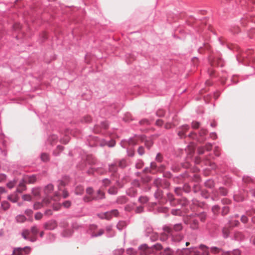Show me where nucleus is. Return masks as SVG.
I'll return each mask as SVG.
<instances>
[{
	"instance_id": "obj_38",
	"label": "nucleus",
	"mask_w": 255,
	"mask_h": 255,
	"mask_svg": "<svg viewBox=\"0 0 255 255\" xmlns=\"http://www.w3.org/2000/svg\"><path fill=\"white\" fill-rule=\"evenodd\" d=\"M23 200L25 201H30L31 199V196L29 195H24L22 196Z\"/></svg>"
},
{
	"instance_id": "obj_8",
	"label": "nucleus",
	"mask_w": 255,
	"mask_h": 255,
	"mask_svg": "<svg viewBox=\"0 0 255 255\" xmlns=\"http://www.w3.org/2000/svg\"><path fill=\"white\" fill-rule=\"evenodd\" d=\"M36 180V176L32 175L31 176H26L24 178V182L28 183L29 184L34 183Z\"/></svg>"
},
{
	"instance_id": "obj_1",
	"label": "nucleus",
	"mask_w": 255,
	"mask_h": 255,
	"mask_svg": "<svg viewBox=\"0 0 255 255\" xmlns=\"http://www.w3.org/2000/svg\"><path fill=\"white\" fill-rule=\"evenodd\" d=\"M105 198V193L101 190H99L97 192V195H95V196L92 197L84 196L83 198V200L86 202H89L92 200H98L104 199Z\"/></svg>"
},
{
	"instance_id": "obj_13",
	"label": "nucleus",
	"mask_w": 255,
	"mask_h": 255,
	"mask_svg": "<svg viewBox=\"0 0 255 255\" xmlns=\"http://www.w3.org/2000/svg\"><path fill=\"white\" fill-rule=\"evenodd\" d=\"M8 199L10 201L15 203L18 200V197L17 195H11L8 197Z\"/></svg>"
},
{
	"instance_id": "obj_11",
	"label": "nucleus",
	"mask_w": 255,
	"mask_h": 255,
	"mask_svg": "<svg viewBox=\"0 0 255 255\" xmlns=\"http://www.w3.org/2000/svg\"><path fill=\"white\" fill-rule=\"evenodd\" d=\"M100 145L104 146L108 145L110 147H113L115 145V141L113 140H111L109 143H107L105 140L102 141L100 143Z\"/></svg>"
},
{
	"instance_id": "obj_6",
	"label": "nucleus",
	"mask_w": 255,
	"mask_h": 255,
	"mask_svg": "<svg viewBox=\"0 0 255 255\" xmlns=\"http://www.w3.org/2000/svg\"><path fill=\"white\" fill-rule=\"evenodd\" d=\"M30 234V232L28 230H24L22 233V236L25 240H29L31 242H34L36 241V238L34 237L31 238H28V236Z\"/></svg>"
},
{
	"instance_id": "obj_51",
	"label": "nucleus",
	"mask_w": 255,
	"mask_h": 255,
	"mask_svg": "<svg viewBox=\"0 0 255 255\" xmlns=\"http://www.w3.org/2000/svg\"><path fill=\"white\" fill-rule=\"evenodd\" d=\"M119 165L122 168H123V167H125L126 166V162H125V160L121 161L119 162Z\"/></svg>"
},
{
	"instance_id": "obj_5",
	"label": "nucleus",
	"mask_w": 255,
	"mask_h": 255,
	"mask_svg": "<svg viewBox=\"0 0 255 255\" xmlns=\"http://www.w3.org/2000/svg\"><path fill=\"white\" fill-rule=\"evenodd\" d=\"M141 254L145 255H150L153 252V249L149 248L146 245H142L140 247Z\"/></svg>"
},
{
	"instance_id": "obj_54",
	"label": "nucleus",
	"mask_w": 255,
	"mask_h": 255,
	"mask_svg": "<svg viewBox=\"0 0 255 255\" xmlns=\"http://www.w3.org/2000/svg\"><path fill=\"white\" fill-rule=\"evenodd\" d=\"M61 207V205L60 204H56L53 205V209L55 211L58 210Z\"/></svg>"
},
{
	"instance_id": "obj_53",
	"label": "nucleus",
	"mask_w": 255,
	"mask_h": 255,
	"mask_svg": "<svg viewBox=\"0 0 255 255\" xmlns=\"http://www.w3.org/2000/svg\"><path fill=\"white\" fill-rule=\"evenodd\" d=\"M220 193L223 195H225L227 194V190L223 188H221L220 189Z\"/></svg>"
},
{
	"instance_id": "obj_48",
	"label": "nucleus",
	"mask_w": 255,
	"mask_h": 255,
	"mask_svg": "<svg viewBox=\"0 0 255 255\" xmlns=\"http://www.w3.org/2000/svg\"><path fill=\"white\" fill-rule=\"evenodd\" d=\"M173 126H174L172 124H171V123H166L164 127L166 129H169V128H172Z\"/></svg>"
},
{
	"instance_id": "obj_9",
	"label": "nucleus",
	"mask_w": 255,
	"mask_h": 255,
	"mask_svg": "<svg viewBox=\"0 0 255 255\" xmlns=\"http://www.w3.org/2000/svg\"><path fill=\"white\" fill-rule=\"evenodd\" d=\"M25 183L26 182H24L23 179V181L19 184L18 187L16 190L17 192H22L23 191L25 190L26 189Z\"/></svg>"
},
{
	"instance_id": "obj_4",
	"label": "nucleus",
	"mask_w": 255,
	"mask_h": 255,
	"mask_svg": "<svg viewBox=\"0 0 255 255\" xmlns=\"http://www.w3.org/2000/svg\"><path fill=\"white\" fill-rule=\"evenodd\" d=\"M189 129V127L188 125H184L179 128V130L178 131V135L182 138L184 137L185 133Z\"/></svg>"
},
{
	"instance_id": "obj_34",
	"label": "nucleus",
	"mask_w": 255,
	"mask_h": 255,
	"mask_svg": "<svg viewBox=\"0 0 255 255\" xmlns=\"http://www.w3.org/2000/svg\"><path fill=\"white\" fill-rule=\"evenodd\" d=\"M103 183L105 187H107L110 184L111 181L108 179H105L103 180Z\"/></svg>"
},
{
	"instance_id": "obj_2",
	"label": "nucleus",
	"mask_w": 255,
	"mask_h": 255,
	"mask_svg": "<svg viewBox=\"0 0 255 255\" xmlns=\"http://www.w3.org/2000/svg\"><path fill=\"white\" fill-rule=\"evenodd\" d=\"M163 229L165 233L172 236L173 235V231L178 232L182 230V226L181 224H177L174 226L173 229L169 227H164Z\"/></svg>"
},
{
	"instance_id": "obj_62",
	"label": "nucleus",
	"mask_w": 255,
	"mask_h": 255,
	"mask_svg": "<svg viewBox=\"0 0 255 255\" xmlns=\"http://www.w3.org/2000/svg\"><path fill=\"white\" fill-rule=\"evenodd\" d=\"M156 124L158 126H161L163 124V121L161 120H158L156 122Z\"/></svg>"
},
{
	"instance_id": "obj_32",
	"label": "nucleus",
	"mask_w": 255,
	"mask_h": 255,
	"mask_svg": "<svg viewBox=\"0 0 255 255\" xmlns=\"http://www.w3.org/2000/svg\"><path fill=\"white\" fill-rule=\"evenodd\" d=\"M62 205L65 208H68L70 207L71 203L70 201L67 200L63 202Z\"/></svg>"
},
{
	"instance_id": "obj_50",
	"label": "nucleus",
	"mask_w": 255,
	"mask_h": 255,
	"mask_svg": "<svg viewBox=\"0 0 255 255\" xmlns=\"http://www.w3.org/2000/svg\"><path fill=\"white\" fill-rule=\"evenodd\" d=\"M83 119L85 122H89L91 121V118L89 116L84 117Z\"/></svg>"
},
{
	"instance_id": "obj_25",
	"label": "nucleus",
	"mask_w": 255,
	"mask_h": 255,
	"mask_svg": "<svg viewBox=\"0 0 255 255\" xmlns=\"http://www.w3.org/2000/svg\"><path fill=\"white\" fill-rule=\"evenodd\" d=\"M50 203V198L49 195L47 197L43 199L42 201V204L43 206L47 205Z\"/></svg>"
},
{
	"instance_id": "obj_20",
	"label": "nucleus",
	"mask_w": 255,
	"mask_h": 255,
	"mask_svg": "<svg viewBox=\"0 0 255 255\" xmlns=\"http://www.w3.org/2000/svg\"><path fill=\"white\" fill-rule=\"evenodd\" d=\"M93 193H94V190L92 188L89 187V188H87L86 193L88 195L87 196H89V197L95 196V195H93Z\"/></svg>"
},
{
	"instance_id": "obj_41",
	"label": "nucleus",
	"mask_w": 255,
	"mask_h": 255,
	"mask_svg": "<svg viewBox=\"0 0 255 255\" xmlns=\"http://www.w3.org/2000/svg\"><path fill=\"white\" fill-rule=\"evenodd\" d=\"M212 145L211 144V143H207V144H206L205 146V148L207 150V151H210L212 149Z\"/></svg>"
},
{
	"instance_id": "obj_64",
	"label": "nucleus",
	"mask_w": 255,
	"mask_h": 255,
	"mask_svg": "<svg viewBox=\"0 0 255 255\" xmlns=\"http://www.w3.org/2000/svg\"><path fill=\"white\" fill-rule=\"evenodd\" d=\"M20 27H21V26L19 23H15L13 25V28L15 29H18L20 28Z\"/></svg>"
},
{
	"instance_id": "obj_58",
	"label": "nucleus",
	"mask_w": 255,
	"mask_h": 255,
	"mask_svg": "<svg viewBox=\"0 0 255 255\" xmlns=\"http://www.w3.org/2000/svg\"><path fill=\"white\" fill-rule=\"evenodd\" d=\"M45 215H47V216H51L52 214V212L51 210L49 209V210H47L45 212Z\"/></svg>"
},
{
	"instance_id": "obj_33",
	"label": "nucleus",
	"mask_w": 255,
	"mask_h": 255,
	"mask_svg": "<svg viewBox=\"0 0 255 255\" xmlns=\"http://www.w3.org/2000/svg\"><path fill=\"white\" fill-rule=\"evenodd\" d=\"M139 201L141 203H145L147 202L148 199L146 197H141L139 199Z\"/></svg>"
},
{
	"instance_id": "obj_30",
	"label": "nucleus",
	"mask_w": 255,
	"mask_h": 255,
	"mask_svg": "<svg viewBox=\"0 0 255 255\" xmlns=\"http://www.w3.org/2000/svg\"><path fill=\"white\" fill-rule=\"evenodd\" d=\"M165 112L163 110L160 109L158 110L156 112V115L158 117H162L164 115Z\"/></svg>"
},
{
	"instance_id": "obj_19",
	"label": "nucleus",
	"mask_w": 255,
	"mask_h": 255,
	"mask_svg": "<svg viewBox=\"0 0 255 255\" xmlns=\"http://www.w3.org/2000/svg\"><path fill=\"white\" fill-rule=\"evenodd\" d=\"M221 252H222L221 249L217 247H212L211 248V252L213 254H216L219 253Z\"/></svg>"
},
{
	"instance_id": "obj_12",
	"label": "nucleus",
	"mask_w": 255,
	"mask_h": 255,
	"mask_svg": "<svg viewBox=\"0 0 255 255\" xmlns=\"http://www.w3.org/2000/svg\"><path fill=\"white\" fill-rule=\"evenodd\" d=\"M123 119L126 122H129L132 120V116L130 113H127L125 115Z\"/></svg>"
},
{
	"instance_id": "obj_37",
	"label": "nucleus",
	"mask_w": 255,
	"mask_h": 255,
	"mask_svg": "<svg viewBox=\"0 0 255 255\" xmlns=\"http://www.w3.org/2000/svg\"><path fill=\"white\" fill-rule=\"evenodd\" d=\"M104 233V230H100L98 233H93L92 236L93 237H97L99 236H101Z\"/></svg>"
},
{
	"instance_id": "obj_47",
	"label": "nucleus",
	"mask_w": 255,
	"mask_h": 255,
	"mask_svg": "<svg viewBox=\"0 0 255 255\" xmlns=\"http://www.w3.org/2000/svg\"><path fill=\"white\" fill-rule=\"evenodd\" d=\"M101 126L102 128L104 129H107L109 127V125L106 122H103L101 124Z\"/></svg>"
},
{
	"instance_id": "obj_59",
	"label": "nucleus",
	"mask_w": 255,
	"mask_h": 255,
	"mask_svg": "<svg viewBox=\"0 0 255 255\" xmlns=\"http://www.w3.org/2000/svg\"><path fill=\"white\" fill-rule=\"evenodd\" d=\"M234 199L235 200H236L238 202L243 201L244 200V198L243 197H241V198H239V197L238 195H236L234 196Z\"/></svg>"
},
{
	"instance_id": "obj_14",
	"label": "nucleus",
	"mask_w": 255,
	"mask_h": 255,
	"mask_svg": "<svg viewBox=\"0 0 255 255\" xmlns=\"http://www.w3.org/2000/svg\"><path fill=\"white\" fill-rule=\"evenodd\" d=\"M26 218L24 215H18L16 217V220L18 223H23L25 221Z\"/></svg>"
},
{
	"instance_id": "obj_46",
	"label": "nucleus",
	"mask_w": 255,
	"mask_h": 255,
	"mask_svg": "<svg viewBox=\"0 0 255 255\" xmlns=\"http://www.w3.org/2000/svg\"><path fill=\"white\" fill-rule=\"evenodd\" d=\"M241 220L244 223H246L248 221V218L246 216H242Z\"/></svg>"
},
{
	"instance_id": "obj_23",
	"label": "nucleus",
	"mask_w": 255,
	"mask_h": 255,
	"mask_svg": "<svg viewBox=\"0 0 255 255\" xmlns=\"http://www.w3.org/2000/svg\"><path fill=\"white\" fill-rule=\"evenodd\" d=\"M38 230L36 226H33L31 228V233L33 236H36L38 233Z\"/></svg>"
},
{
	"instance_id": "obj_15",
	"label": "nucleus",
	"mask_w": 255,
	"mask_h": 255,
	"mask_svg": "<svg viewBox=\"0 0 255 255\" xmlns=\"http://www.w3.org/2000/svg\"><path fill=\"white\" fill-rule=\"evenodd\" d=\"M127 224L124 221H121L119 222L117 225V228L121 230H122L123 228H124L125 227H126Z\"/></svg>"
},
{
	"instance_id": "obj_42",
	"label": "nucleus",
	"mask_w": 255,
	"mask_h": 255,
	"mask_svg": "<svg viewBox=\"0 0 255 255\" xmlns=\"http://www.w3.org/2000/svg\"><path fill=\"white\" fill-rule=\"evenodd\" d=\"M138 153L140 155H142L144 154V148L143 147L140 146L138 149Z\"/></svg>"
},
{
	"instance_id": "obj_24",
	"label": "nucleus",
	"mask_w": 255,
	"mask_h": 255,
	"mask_svg": "<svg viewBox=\"0 0 255 255\" xmlns=\"http://www.w3.org/2000/svg\"><path fill=\"white\" fill-rule=\"evenodd\" d=\"M200 125L199 122L194 121L192 123L191 126L193 128L197 129L199 128Z\"/></svg>"
},
{
	"instance_id": "obj_36",
	"label": "nucleus",
	"mask_w": 255,
	"mask_h": 255,
	"mask_svg": "<svg viewBox=\"0 0 255 255\" xmlns=\"http://www.w3.org/2000/svg\"><path fill=\"white\" fill-rule=\"evenodd\" d=\"M222 214L225 215L229 212V208L227 206H224L222 209Z\"/></svg>"
},
{
	"instance_id": "obj_29",
	"label": "nucleus",
	"mask_w": 255,
	"mask_h": 255,
	"mask_svg": "<svg viewBox=\"0 0 255 255\" xmlns=\"http://www.w3.org/2000/svg\"><path fill=\"white\" fill-rule=\"evenodd\" d=\"M63 149V147L62 146H60V145H58L57 147V149L55 150V151L54 152V153L55 154H58L59 153L62 151Z\"/></svg>"
},
{
	"instance_id": "obj_3",
	"label": "nucleus",
	"mask_w": 255,
	"mask_h": 255,
	"mask_svg": "<svg viewBox=\"0 0 255 255\" xmlns=\"http://www.w3.org/2000/svg\"><path fill=\"white\" fill-rule=\"evenodd\" d=\"M57 226V223L55 220H51L46 222L44 225V227L46 230H53Z\"/></svg>"
},
{
	"instance_id": "obj_26",
	"label": "nucleus",
	"mask_w": 255,
	"mask_h": 255,
	"mask_svg": "<svg viewBox=\"0 0 255 255\" xmlns=\"http://www.w3.org/2000/svg\"><path fill=\"white\" fill-rule=\"evenodd\" d=\"M1 206L4 210H6L9 208V204L6 201L2 202L1 203Z\"/></svg>"
},
{
	"instance_id": "obj_18",
	"label": "nucleus",
	"mask_w": 255,
	"mask_h": 255,
	"mask_svg": "<svg viewBox=\"0 0 255 255\" xmlns=\"http://www.w3.org/2000/svg\"><path fill=\"white\" fill-rule=\"evenodd\" d=\"M41 159L42 161L46 162L49 160V155L45 153H43L41 155Z\"/></svg>"
},
{
	"instance_id": "obj_16",
	"label": "nucleus",
	"mask_w": 255,
	"mask_h": 255,
	"mask_svg": "<svg viewBox=\"0 0 255 255\" xmlns=\"http://www.w3.org/2000/svg\"><path fill=\"white\" fill-rule=\"evenodd\" d=\"M84 191V189L82 186H77L75 189V193L77 195H81Z\"/></svg>"
},
{
	"instance_id": "obj_40",
	"label": "nucleus",
	"mask_w": 255,
	"mask_h": 255,
	"mask_svg": "<svg viewBox=\"0 0 255 255\" xmlns=\"http://www.w3.org/2000/svg\"><path fill=\"white\" fill-rule=\"evenodd\" d=\"M146 146L149 148L152 145V142L151 140H147L145 143Z\"/></svg>"
},
{
	"instance_id": "obj_44",
	"label": "nucleus",
	"mask_w": 255,
	"mask_h": 255,
	"mask_svg": "<svg viewBox=\"0 0 255 255\" xmlns=\"http://www.w3.org/2000/svg\"><path fill=\"white\" fill-rule=\"evenodd\" d=\"M110 170L111 172H115L116 171V167L115 164H111L110 166Z\"/></svg>"
},
{
	"instance_id": "obj_22",
	"label": "nucleus",
	"mask_w": 255,
	"mask_h": 255,
	"mask_svg": "<svg viewBox=\"0 0 255 255\" xmlns=\"http://www.w3.org/2000/svg\"><path fill=\"white\" fill-rule=\"evenodd\" d=\"M43 205L42 204V202L41 203H39V202H36L35 203L34 205H33V208L35 209V210H38L41 208H42V207H43Z\"/></svg>"
},
{
	"instance_id": "obj_60",
	"label": "nucleus",
	"mask_w": 255,
	"mask_h": 255,
	"mask_svg": "<svg viewBox=\"0 0 255 255\" xmlns=\"http://www.w3.org/2000/svg\"><path fill=\"white\" fill-rule=\"evenodd\" d=\"M162 156L160 153H158L156 157V160L159 162L161 161Z\"/></svg>"
},
{
	"instance_id": "obj_61",
	"label": "nucleus",
	"mask_w": 255,
	"mask_h": 255,
	"mask_svg": "<svg viewBox=\"0 0 255 255\" xmlns=\"http://www.w3.org/2000/svg\"><path fill=\"white\" fill-rule=\"evenodd\" d=\"M181 188H176L175 189V192L177 194V195H180V193H181Z\"/></svg>"
},
{
	"instance_id": "obj_56",
	"label": "nucleus",
	"mask_w": 255,
	"mask_h": 255,
	"mask_svg": "<svg viewBox=\"0 0 255 255\" xmlns=\"http://www.w3.org/2000/svg\"><path fill=\"white\" fill-rule=\"evenodd\" d=\"M223 233L224 234V235L225 237H227L228 235V234H229V231H228V229H224L223 230Z\"/></svg>"
},
{
	"instance_id": "obj_55",
	"label": "nucleus",
	"mask_w": 255,
	"mask_h": 255,
	"mask_svg": "<svg viewBox=\"0 0 255 255\" xmlns=\"http://www.w3.org/2000/svg\"><path fill=\"white\" fill-rule=\"evenodd\" d=\"M32 211L30 209H27L26 210H25V213L27 215V216H30L32 214Z\"/></svg>"
},
{
	"instance_id": "obj_17",
	"label": "nucleus",
	"mask_w": 255,
	"mask_h": 255,
	"mask_svg": "<svg viewBox=\"0 0 255 255\" xmlns=\"http://www.w3.org/2000/svg\"><path fill=\"white\" fill-rule=\"evenodd\" d=\"M57 139V137L55 135H52L49 137L48 140L51 144H54Z\"/></svg>"
},
{
	"instance_id": "obj_28",
	"label": "nucleus",
	"mask_w": 255,
	"mask_h": 255,
	"mask_svg": "<svg viewBox=\"0 0 255 255\" xmlns=\"http://www.w3.org/2000/svg\"><path fill=\"white\" fill-rule=\"evenodd\" d=\"M207 133V130L204 128H201L199 133V135L200 136H204V135H206Z\"/></svg>"
},
{
	"instance_id": "obj_21",
	"label": "nucleus",
	"mask_w": 255,
	"mask_h": 255,
	"mask_svg": "<svg viewBox=\"0 0 255 255\" xmlns=\"http://www.w3.org/2000/svg\"><path fill=\"white\" fill-rule=\"evenodd\" d=\"M108 193L110 194L114 195L117 193V189L115 187H111L108 190Z\"/></svg>"
},
{
	"instance_id": "obj_52",
	"label": "nucleus",
	"mask_w": 255,
	"mask_h": 255,
	"mask_svg": "<svg viewBox=\"0 0 255 255\" xmlns=\"http://www.w3.org/2000/svg\"><path fill=\"white\" fill-rule=\"evenodd\" d=\"M219 208L218 206H215L213 207V208H212V210H213V212L214 213V214L218 212L219 211Z\"/></svg>"
},
{
	"instance_id": "obj_27",
	"label": "nucleus",
	"mask_w": 255,
	"mask_h": 255,
	"mask_svg": "<svg viewBox=\"0 0 255 255\" xmlns=\"http://www.w3.org/2000/svg\"><path fill=\"white\" fill-rule=\"evenodd\" d=\"M191 227L193 229H197L198 228V222L194 220L192 221Z\"/></svg>"
},
{
	"instance_id": "obj_10",
	"label": "nucleus",
	"mask_w": 255,
	"mask_h": 255,
	"mask_svg": "<svg viewBox=\"0 0 255 255\" xmlns=\"http://www.w3.org/2000/svg\"><path fill=\"white\" fill-rule=\"evenodd\" d=\"M53 190V186L52 184H49L46 186L44 189V193L47 195L48 196L49 194L51 193V192Z\"/></svg>"
},
{
	"instance_id": "obj_31",
	"label": "nucleus",
	"mask_w": 255,
	"mask_h": 255,
	"mask_svg": "<svg viewBox=\"0 0 255 255\" xmlns=\"http://www.w3.org/2000/svg\"><path fill=\"white\" fill-rule=\"evenodd\" d=\"M205 185L209 188H212L214 186V182L212 180H208L205 183Z\"/></svg>"
},
{
	"instance_id": "obj_43",
	"label": "nucleus",
	"mask_w": 255,
	"mask_h": 255,
	"mask_svg": "<svg viewBox=\"0 0 255 255\" xmlns=\"http://www.w3.org/2000/svg\"><path fill=\"white\" fill-rule=\"evenodd\" d=\"M143 164V163L142 161H139V162H138L136 164L135 166H136V167L137 168H139H139H141L142 167Z\"/></svg>"
},
{
	"instance_id": "obj_7",
	"label": "nucleus",
	"mask_w": 255,
	"mask_h": 255,
	"mask_svg": "<svg viewBox=\"0 0 255 255\" xmlns=\"http://www.w3.org/2000/svg\"><path fill=\"white\" fill-rule=\"evenodd\" d=\"M119 213L117 210H114L110 212H106L104 214V218L110 219L112 216H117Z\"/></svg>"
},
{
	"instance_id": "obj_63",
	"label": "nucleus",
	"mask_w": 255,
	"mask_h": 255,
	"mask_svg": "<svg viewBox=\"0 0 255 255\" xmlns=\"http://www.w3.org/2000/svg\"><path fill=\"white\" fill-rule=\"evenodd\" d=\"M154 248L156 250H160L162 248V247L159 244H156L154 246Z\"/></svg>"
},
{
	"instance_id": "obj_45",
	"label": "nucleus",
	"mask_w": 255,
	"mask_h": 255,
	"mask_svg": "<svg viewBox=\"0 0 255 255\" xmlns=\"http://www.w3.org/2000/svg\"><path fill=\"white\" fill-rule=\"evenodd\" d=\"M241 255V252L239 250H235L232 252L231 255Z\"/></svg>"
},
{
	"instance_id": "obj_35",
	"label": "nucleus",
	"mask_w": 255,
	"mask_h": 255,
	"mask_svg": "<svg viewBox=\"0 0 255 255\" xmlns=\"http://www.w3.org/2000/svg\"><path fill=\"white\" fill-rule=\"evenodd\" d=\"M43 215L40 212H37L35 215V219L37 220H40L42 218Z\"/></svg>"
},
{
	"instance_id": "obj_49",
	"label": "nucleus",
	"mask_w": 255,
	"mask_h": 255,
	"mask_svg": "<svg viewBox=\"0 0 255 255\" xmlns=\"http://www.w3.org/2000/svg\"><path fill=\"white\" fill-rule=\"evenodd\" d=\"M136 212L137 213H140L143 211V207L139 206L136 208Z\"/></svg>"
},
{
	"instance_id": "obj_57",
	"label": "nucleus",
	"mask_w": 255,
	"mask_h": 255,
	"mask_svg": "<svg viewBox=\"0 0 255 255\" xmlns=\"http://www.w3.org/2000/svg\"><path fill=\"white\" fill-rule=\"evenodd\" d=\"M198 152L200 154H202L204 152V147H201L198 148Z\"/></svg>"
},
{
	"instance_id": "obj_39",
	"label": "nucleus",
	"mask_w": 255,
	"mask_h": 255,
	"mask_svg": "<svg viewBox=\"0 0 255 255\" xmlns=\"http://www.w3.org/2000/svg\"><path fill=\"white\" fill-rule=\"evenodd\" d=\"M15 184V183L14 181H10L7 184V186L9 188L11 189L14 187Z\"/></svg>"
}]
</instances>
